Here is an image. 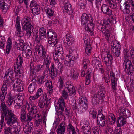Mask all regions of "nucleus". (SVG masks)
<instances>
[{"instance_id":"nucleus-1","label":"nucleus","mask_w":134,"mask_h":134,"mask_svg":"<svg viewBox=\"0 0 134 134\" xmlns=\"http://www.w3.org/2000/svg\"><path fill=\"white\" fill-rule=\"evenodd\" d=\"M1 114L0 125L3 126L4 121V117L6 123L8 125L11 126L14 123L18 124L17 119L11 110L9 109L4 103L2 102L0 106Z\"/></svg>"},{"instance_id":"nucleus-2","label":"nucleus","mask_w":134,"mask_h":134,"mask_svg":"<svg viewBox=\"0 0 134 134\" xmlns=\"http://www.w3.org/2000/svg\"><path fill=\"white\" fill-rule=\"evenodd\" d=\"M120 2V9L124 13H130L129 8L131 7L132 12H134V1L132 0H117Z\"/></svg>"},{"instance_id":"nucleus-3","label":"nucleus","mask_w":134,"mask_h":134,"mask_svg":"<svg viewBox=\"0 0 134 134\" xmlns=\"http://www.w3.org/2000/svg\"><path fill=\"white\" fill-rule=\"evenodd\" d=\"M123 67L126 73L129 75H132L134 71V68L132 63L129 59L124 60L123 63Z\"/></svg>"},{"instance_id":"nucleus-4","label":"nucleus","mask_w":134,"mask_h":134,"mask_svg":"<svg viewBox=\"0 0 134 134\" xmlns=\"http://www.w3.org/2000/svg\"><path fill=\"white\" fill-rule=\"evenodd\" d=\"M12 83L13 85V87L15 88V90L18 92L22 91L24 88V86L23 85V83L21 80L18 78H16L14 79L12 82Z\"/></svg>"},{"instance_id":"nucleus-5","label":"nucleus","mask_w":134,"mask_h":134,"mask_svg":"<svg viewBox=\"0 0 134 134\" xmlns=\"http://www.w3.org/2000/svg\"><path fill=\"white\" fill-rule=\"evenodd\" d=\"M50 99H48L46 94H44L40 97L38 105L40 108H44L45 106V108H47L50 103Z\"/></svg>"},{"instance_id":"nucleus-6","label":"nucleus","mask_w":134,"mask_h":134,"mask_svg":"<svg viewBox=\"0 0 134 134\" xmlns=\"http://www.w3.org/2000/svg\"><path fill=\"white\" fill-rule=\"evenodd\" d=\"M105 97L103 92L100 91L99 93L94 94L92 99V105H95L99 104L100 101L102 102L103 97Z\"/></svg>"},{"instance_id":"nucleus-7","label":"nucleus","mask_w":134,"mask_h":134,"mask_svg":"<svg viewBox=\"0 0 134 134\" xmlns=\"http://www.w3.org/2000/svg\"><path fill=\"white\" fill-rule=\"evenodd\" d=\"M30 9L32 11V13L34 15L39 14L40 10V7L36 2L34 0L31 1L30 5Z\"/></svg>"},{"instance_id":"nucleus-8","label":"nucleus","mask_w":134,"mask_h":134,"mask_svg":"<svg viewBox=\"0 0 134 134\" xmlns=\"http://www.w3.org/2000/svg\"><path fill=\"white\" fill-rule=\"evenodd\" d=\"M73 39L72 36L69 34L65 35L63 38L64 45V46L68 48L72 44V40Z\"/></svg>"},{"instance_id":"nucleus-9","label":"nucleus","mask_w":134,"mask_h":134,"mask_svg":"<svg viewBox=\"0 0 134 134\" xmlns=\"http://www.w3.org/2000/svg\"><path fill=\"white\" fill-rule=\"evenodd\" d=\"M79 103L80 106L85 110L87 109L88 105V103L86 97L83 95L80 97L78 99Z\"/></svg>"},{"instance_id":"nucleus-10","label":"nucleus","mask_w":134,"mask_h":134,"mask_svg":"<svg viewBox=\"0 0 134 134\" xmlns=\"http://www.w3.org/2000/svg\"><path fill=\"white\" fill-rule=\"evenodd\" d=\"M59 107L56 109V113H59L62 115L63 114L62 111H64L65 106V102L63 98L59 99L58 101Z\"/></svg>"},{"instance_id":"nucleus-11","label":"nucleus","mask_w":134,"mask_h":134,"mask_svg":"<svg viewBox=\"0 0 134 134\" xmlns=\"http://www.w3.org/2000/svg\"><path fill=\"white\" fill-rule=\"evenodd\" d=\"M120 115L125 119L130 117L131 116V113L128 109L124 107L120 108Z\"/></svg>"},{"instance_id":"nucleus-12","label":"nucleus","mask_w":134,"mask_h":134,"mask_svg":"<svg viewBox=\"0 0 134 134\" xmlns=\"http://www.w3.org/2000/svg\"><path fill=\"white\" fill-rule=\"evenodd\" d=\"M92 20L90 15H87L85 13L83 14L81 17V22L83 26H86L87 23Z\"/></svg>"},{"instance_id":"nucleus-13","label":"nucleus","mask_w":134,"mask_h":134,"mask_svg":"<svg viewBox=\"0 0 134 134\" xmlns=\"http://www.w3.org/2000/svg\"><path fill=\"white\" fill-rule=\"evenodd\" d=\"M31 19L30 18L27 16L23 18L21 20V24L23 26V29H26V27H29L30 24Z\"/></svg>"},{"instance_id":"nucleus-14","label":"nucleus","mask_w":134,"mask_h":134,"mask_svg":"<svg viewBox=\"0 0 134 134\" xmlns=\"http://www.w3.org/2000/svg\"><path fill=\"white\" fill-rule=\"evenodd\" d=\"M113 60L112 55L110 54H107L104 58V61L105 65L109 66L112 65Z\"/></svg>"},{"instance_id":"nucleus-15","label":"nucleus","mask_w":134,"mask_h":134,"mask_svg":"<svg viewBox=\"0 0 134 134\" xmlns=\"http://www.w3.org/2000/svg\"><path fill=\"white\" fill-rule=\"evenodd\" d=\"M101 10L104 14L109 16L112 14L111 10L110 9L109 6L107 4H103L101 7Z\"/></svg>"},{"instance_id":"nucleus-16","label":"nucleus","mask_w":134,"mask_h":134,"mask_svg":"<svg viewBox=\"0 0 134 134\" xmlns=\"http://www.w3.org/2000/svg\"><path fill=\"white\" fill-rule=\"evenodd\" d=\"M23 41L21 39H19L16 41L15 42V46H16L21 51H23L25 49L24 46L25 44L23 43Z\"/></svg>"},{"instance_id":"nucleus-17","label":"nucleus","mask_w":134,"mask_h":134,"mask_svg":"<svg viewBox=\"0 0 134 134\" xmlns=\"http://www.w3.org/2000/svg\"><path fill=\"white\" fill-rule=\"evenodd\" d=\"M64 9L65 12L70 15H71L73 13V10L72 9L71 5L69 3H66L65 4Z\"/></svg>"},{"instance_id":"nucleus-18","label":"nucleus","mask_w":134,"mask_h":134,"mask_svg":"<svg viewBox=\"0 0 134 134\" xmlns=\"http://www.w3.org/2000/svg\"><path fill=\"white\" fill-rule=\"evenodd\" d=\"M125 118L121 116L118 118L116 121L117 126H123L127 122Z\"/></svg>"},{"instance_id":"nucleus-19","label":"nucleus","mask_w":134,"mask_h":134,"mask_svg":"<svg viewBox=\"0 0 134 134\" xmlns=\"http://www.w3.org/2000/svg\"><path fill=\"white\" fill-rule=\"evenodd\" d=\"M87 75L86 76V79L85 80V84L86 85H88L90 82V79L91 76L90 75L92 74V71L90 69L88 70L87 73Z\"/></svg>"},{"instance_id":"nucleus-20","label":"nucleus","mask_w":134,"mask_h":134,"mask_svg":"<svg viewBox=\"0 0 134 134\" xmlns=\"http://www.w3.org/2000/svg\"><path fill=\"white\" fill-rule=\"evenodd\" d=\"M30 25L29 27H26V29H23L24 30L26 31V34L28 37H29L30 36L31 33H32L33 31V27L32 25Z\"/></svg>"},{"instance_id":"nucleus-21","label":"nucleus","mask_w":134,"mask_h":134,"mask_svg":"<svg viewBox=\"0 0 134 134\" xmlns=\"http://www.w3.org/2000/svg\"><path fill=\"white\" fill-rule=\"evenodd\" d=\"M57 42L58 40L56 35L55 36H53V38H52L51 39V40L48 41V43L52 47L54 46L57 43Z\"/></svg>"},{"instance_id":"nucleus-22","label":"nucleus","mask_w":134,"mask_h":134,"mask_svg":"<svg viewBox=\"0 0 134 134\" xmlns=\"http://www.w3.org/2000/svg\"><path fill=\"white\" fill-rule=\"evenodd\" d=\"M93 20H92L89 22V23L87 24V26L85 27V30L87 31H88V30L91 31V30H92L93 31L94 30L93 29L95 25L93 24Z\"/></svg>"},{"instance_id":"nucleus-23","label":"nucleus","mask_w":134,"mask_h":134,"mask_svg":"<svg viewBox=\"0 0 134 134\" xmlns=\"http://www.w3.org/2000/svg\"><path fill=\"white\" fill-rule=\"evenodd\" d=\"M57 67H55L54 64L51 63V66L49 69V72H51V75L55 77V72Z\"/></svg>"},{"instance_id":"nucleus-24","label":"nucleus","mask_w":134,"mask_h":134,"mask_svg":"<svg viewBox=\"0 0 134 134\" xmlns=\"http://www.w3.org/2000/svg\"><path fill=\"white\" fill-rule=\"evenodd\" d=\"M36 84L34 83H31L29 86L28 91L30 93H33L35 92L36 88Z\"/></svg>"},{"instance_id":"nucleus-25","label":"nucleus","mask_w":134,"mask_h":134,"mask_svg":"<svg viewBox=\"0 0 134 134\" xmlns=\"http://www.w3.org/2000/svg\"><path fill=\"white\" fill-rule=\"evenodd\" d=\"M37 51L39 55L40 54L41 52V51L42 52V55L44 56L43 57H44L45 55H46V54L45 48L42 45L38 46Z\"/></svg>"},{"instance_id":"nucleus-26","label":"nucleus","mask_w":134,"mask_h":134,"mask_svg":"<svg viewBox=\"0 0 134 134\" xmlns=\"http://www.w3.org/2000/svg\"><path fill=\"white\" fill-rule=\"evenodd\" d=\"M0 5L1 9L4 12H6L8 9V7L7 5H6V4L3 0L0 1Z\"/></svg>"},{"instance_id":"nucleus-27","label":"nucleus","mask_w":134,"mask_h":134,"mask_svg":"<svg viewBox=\"0 0 134 134\" xmlns=\"http://www.w3.org/2000/svg\"><path fill=\"white\" fill-rule=\"evenodd\" d=\"M90 126H82V129L85 134H91V131Z\"/></svg>"},{"instance_id":"nucleus-28","label":"nucleus","mask_w":134,"mask_h":134,"mask_svg":"<svg viewBox=\"0 0 134 134\" xmlns=\"http://www.w3.org/2000/svg\"><path fill=\"white\" fill-rule=\"evenodd\" d=\"M75 59V57L73 56H71L70 55L69 57V59L66 60V61L68 63L69 65L68 64L67 65L68 66H71V65H72L74 63V60Z\"/></svg>"},{"instance_id":"nucleus-29","label":"nucleus","mask_w":134,"mask_h":134,"mask_svg":"<svg viewBox=\"0 0 134 134\" xmlns=\"http://www.w3.org/2000/svg\"><path fill=\"white\" fill-rule=\"evenodd\" d=\"M39 65H37L35 66V67L34 68L32 71L30 73V76L32 77H33L34 75H36V73L39 71V69L38 68Z\"/></svg>"},{"instance_id":"nucleus-30","label":"nucleus","mask_w":134,"mask_h":134,"mask_svg":"<svg viewBox=\"0 0 134 134\" xmlns=\"http://www.w3.org/2000/svg\"><path fill=\"white\" fill-rule=\"evenodd\" d=\"M65 126H58L57 130V134H64Z\"/></svg>"},{"instance_id":"nucleus-31","label":"nucleus","mask_w":134,"mask_h":134,"mask_svg":"<svg viewBox=\"0 0 134 134\" xmlns=\"http://www.w3.org/2000/svg\"><path fill=\"white\" fill-rule=\"evenodd\" d=\"M34 36H35V41L38 43L40 42L41 40H43L44 39L43 37L40 35L38 32L36 33L35 35Z\"/></svg>"},{"instance_id":"nucleus-32","label":"nucleus","mask_w":134,"mask_h":134,"mask_svg":"<svg viewBox=\"0 0 134 134\" xmlns=\"http://www.w3.org/2000/svg\"><path fill=\"white\" fill-rule=\"evenodd\" d=\"M109 124L110 125H112L114 123L116 120L114 115L113 114H111V116H109Z\"/></svg>"},{"instance_id":"nucleus-33","label":"nucleus","mask_w":134,"mask_h":134,"mask_svg":"<svg viewBox=\"0 0 134 134\" xmlns=\"http://www.w3.org/2000/svg\"><path fill=\"white\" fill-rule=\"evenodd\" d=\"M9 40L8 41V44H7L6 47V53L7 55H8L9 53L10 50L12 47L11 40L10 39H9Z\"/></svg>"},{"instance_id":"nucleus-34","label":"nucleus","mask_w":134,"mask_h":134,"mask_svg":"<svg viewBox=\"0 0 134 134\" xmlns=\"http://www.w3.org/2000/svg\"><path fill=\"white\" fill-rule=\"evenodd\" d=\"M105 116H103L102 117H100V119H99L98 122L97 123L99 125V126H104L105 123Z\"/></svg>"},{"instance_id":"nucleus-35","label":"nucleus","mask_w":134,"mask_h":134,"mask_svg":"<svg viewBox=\"0 0 134 134\" xmlns=\"http://www.w3.org/2000/svg\"><path fill=\"white\" fill-rule=\"evenodd\" d=\"M23 130L25 133L28 134L31 133L32 129L31 126H25L23 128Z\"/></svg>"},{"instance_id":"nucleus-36","label":"nucleus","mask_w":134,"mask_h":134,"mask_svg":"<svg viewBox=\"0 0 134 134\" xmlns=\"http://www.w3.org/2000/svg\"><path fill=\"white\" fill-rule=\"evenodd\" d=\"M41 36L43 37V38H46V29L44 28H42L39 30V32L38 33Z\"/></svg>"},{"instance_id":"nucleus-37","label":"nucleus","mask_w":134,"mask_h":134,"mask_svg":"<svg viewBox=\"0 0 134 134\" xmlns=\"http://www.w3.org/2000/svg\"><path fill=\"white\" fill-rule=\"evenodd\" d=\"M63 53H55V54L53 55L54 59L55 60H58V59H60V58L63 55Z\"/></svg>"},{"instance_id":"nucleus-38","label":"nucleus","mask_w":134,"mask_h":134,"mask_svg":"<svg viewBox=\"0 0 134 134\" xmlns=\"http://www.w3.org/2000/svg\"><path fill=\"white\" fill-rule=\"evenodd\" d=\"M14 104L15 107L17 109L19 108L23 104L22 100L18 99V100L16 102L14 101Z\"/></svg>"},{"instance_id":"nucleus-39","label":"nucleus","mask_w":134,"mask_h":134,"mask_svg":"<svg viewBox=\"0 0 134 134\" xmlns=\"http://www.w3.org/2000/svg\"><path fill=\"white\" fill-rule=\"evenodd\" d=\"M56 53H64L63 47L62 45H57L55 48Z\"/></svg>"},{"instance_id":"nucleus-40","label":"nucleus","mask_w":134,"mask_h":134,"mask_svg":"<svg viewBox=\"0 0 134 134\" xmlns=\"http://www.w3.org/2000/svg\"><path fill=\"white\" fill-rule=\"evenodd\" d=\"M13 69H8L7 72H6L5 74V76H5H7L8 75H9V77L11 79L13 75Z\"/></svg>"},{"instance_id":"nucleus-41","label":"nucleus","mask_w":134,"mask_h":134,"mask_svg":"<svg viewBox=\"0 0 134 134\" xmlns=\"http://www.w3.org/2000/svg\"><path fill=\"white\" fill-rule=\"evenodd\" d=\"M91 48V44L87 45L86 46L85 52L88 55H90V51Z\"/></svg>"},{"instance_id":"nucleus-42","label":"nucleus","mask_w":134,"mask_h":134,"mask_svg":"<svg viewBox=\"0 0 134 134\" xmlns=\"http://www.w3.org/2000/svg\"><path fill=\"white\" fill-rule=\"evenodd\" d=\"M13 97H12L10 95H9L8 98L7 99L6 102L7 103H8L9 106L11 105L13 102Z\"/></svg>"},{"instance_id":"nucleus-43","label":"nucleus","mask_w":134,"mask_h":134,"mask_svg":"<svg viewBox=\"0 0 134 134\" xmlns=\"http://www.w3.org/2000/svg\"><path fill=\"white\" fill-rule=\"evenodd\" d=\"M19 66L18 64V66L17 68H15V67H14V70L15 74H16V75H18L19 74H22V71H21L20 69L19 68Z\"/></svg>"},{"instance_id":"nucleus-44","label":"nucleus","mask_w":134,"mask_h":134,"mask_svg":"<svg viewBox=\"0 0 134 134\" xmlns=\"http://www.w3.org/2000/svg\"><path fill=\"white\" fill-rule=\"evenodd\" d=\"M35 75L34 76H33V77H32V80H34L35 81L37 82V83L39 84H41L40 76L38 77L37 76H36V75Z\"/></svg>"},{"instance_id":"nucleus-45","label":"nucleus","mask_w":134,"mask_h":134,"mask_svg":"<svg viewBox=\"0 0 134 134\" xmlns=\"http://www.w3.org/2000/svg\"><path fill=\"white\" fill-rule=\"evenodd\" d=\"M62 113L63 114L61 115L59 113H56L57 114L58 116H59L60 117H59V118H60L61 117V116H64V115H66V117L67 118H69V113L68 111H64V112H63V111H62Z\"/></svg>"},{"instance_id":"nucleus-46","label":"nucleus","mask_w":134,"mask_h":134,"mask_svg":"<svg viewBox=\"0 0 134 134\" xmlns=\"http://www.w3.org/2000/svg\"><path fill=\"white\" fill-rule=\"evenodd\" d=\"M54 31L52 30H49L47 32V37L48 40H50V38H51V36L53 35H54Z\"/></svg>"},{"instance_id":"nucleus-47","label":"nucleus","mask_w":134,"mask_h":134,"mask_svg":"<svg viewBox=\"0 0 134 134\" xmlns=\"http://www.w3.org/2000/svg\"><path fill=\"white\" fill-rule=\"evenodd\" d=\"M106 28V26H105L104 24L103 25L101 24H99L98 26V29L99 30L101 31L102 32H103L105 30Z\"/></svg>"},{"instance_id":"nucleus-48","label":"nucleus","mask_w":134,"mask_h":134,"mask_svg":"<svg viewBox=\"0 0 134 134\" xmlns=\"http://www.w3.org/2000/svg\"><path fill=\"white\" fill-rule=\"evenodd\" d=\"M63 67L62 66H57L56 69L55 75L57 74H59L61 73L63 70Z\"/></svg>"},{"instance_id":"nucleus-49","label":"nucleus","mask_w":134,"mask_h":134,"mask_svg":"<svg viewBox=\"0 0 134 134\" xmlns=\"http://www.w3.org/2000/svg\"><path fill=\"white\" fill-rule=\"evenodd\" d=\"M46 12L49 16H52L53 15L54 12L51 9H48L46 10Z\"/></svg>"},{"instance_id":"nucleus-50","label":"nucleus","mask_w":134,"mask_h":134,"mask_svg":"<svg viewBox=\"0 0 134 134\" xmlns=\"http://www.w3.org/2000/svg\"><path fill=\"white\" fill-rule=\"evenodd\" d=\"M110 75L111 77V82L117 81L118 79L115 77V74L113 72L111 71L110 72Z\"/></svg>"},{"instance_id":"nucleus-51","label":"nucleus","mask_w":134,"mask_h":134,"mask_svg":"<svg viewBox=\"0 0 134 134\" xmlns=\"http://www.w3.org/2000/svg\"><path fill=\"white\" fill-rule=\"evenodd\" d=\"M104 33L106 37V39L108 40L109 39V37H110V31L108 29H107L106 31L104 32H103Z\"/></svg>"},{"instance_id":"nucleus-52","label":"nucleus","mask_w":134,"mask_h":134,"mask_svg":"<svg viewBox=\"0 0 134 134\" xmlns=\"http://www.w3.org/2000/svg\"><path fill=\"white\" fill-rule=\"evenodd\" d=\"M63 79L61 76L59 79V82L60 83L59 88L60 89L63 88Z\"/></svg>"},{"instance_id":"nucleus-53","label":"nucleus","mask_w":134,"mask_h":134,"mask_svg":"<svg viewBox=\"0 0 134 134\" xmlns=\"http://www.w3.org/2000/svg\"><path fill=\"white\" fill-rule=\"evenodd\" d=\"M43 91L41 88H39L36 92L35 96L36 98H38L41 94Z\"/></svg>"},{"instance_id":"nucleus-54","label":"nucleus","mask_w":134,"mask_h":134,"mask_svg":"<svg viewBox=\"0 0 134 134\" xmlns=\"http://www.w3.org/2000/svg\"><path fill=\"white\" fill-rule=\"evenodd\" d=\"M30 111L29 112L32 113L36 114L37 112V108L36 106H33L31 109H30Z\"/></svg>"},{"instance_id":"nucleus-55","label":"nucleus","mask_w":134,"mask_h":134,"mask_svg":"<svg viewBox=\"0 0 134 134\" xmlns=\"http://www.w3.org/2000/svg\"><path fill=\"white\" fill-rule=\"evenodd\" d=\"M68 83V82H66V85H65V86L67 88L69 92V91H70L71 89L73 88L74 86L71 84H67Z\"/></svg>"},{"instance_id":"nucleus-56","label":"nucleus","mask_w":134,"mask_h":134,"mask_svg":"<svg viewBox=\"0 0 134 134\" xmlns=\"http://www.w3.org/2000/svg\"><path fill=\"white\" fill-rule=\"evenodd\" d=\"M12 129L10 127H8L7 128H5L4 132L5 134H12L11 131Z\"/></svg>"},{"instance_id":"nucleus-57","label":"nucleus","mask_w":134,"mask_h":134,"mask_svg":"<svg viewBox=\"0 0 134 134\" xmlns=\"http://www.w3.org/2000/svg\"><path fill=\"white\" fill-rule=\"evenodd\" d=\"M106 134H109L111 133H113V129L109 127V126H107L105 130Z\"/></svg>"},{"instance_id":"nucleus-58","label":"nucleus","mask_w":134,"mask_h":134,"mask_svg":"<svg viewBox=\"0 0 134 134\" xmlns=\"http://www.w3.org/2000/svg\"><path fill=\"white\" fill-rule=\"evenodd\" d=\"M95 4L96 8L98 9L101 5V2L102 0H95Z\"/></svg>"},{"instance_id":"nucleus-59","label":"nucleus","mask_w":134,"mask_h":134,"mask_svg":"<svg viewBox=\"0 0 134 134\" xmlns=\"http://www.w3.org/2000/svg\"><path fill=\"white\" fill-rule=\"evenodd\" d=\"M101 63V62L98 60L94 58L92 61V64H93L94 65V66H96L98 65V64Z\"/></svg>"},{"instance_id":"nucleus-60","label":"nucleus","mask_w":134,"mask_h":134,"mask_svg":"<svg viewBox=\"0 0 134 134\" xmlns=\"http://www.w3.org/2000/svg\"><path fill=\"white\" fill-rule=\"evenodd\" d=\"M86 4L85 2L84 1H81L80 2L79 5L81 9H83L85 8V6Z\"/></svg>"},{"instance_id":"nucleus-61","label":"nucleus","mask_w":134,"mask_h":134,"mask_svg":"<svg viewBox=\"0 0 134 134\" xmlns=\"http://www.w3.org/2000/svg\"><path fill=\"white\" fill-rule=\"evenodd\" d=\"M88 60L87 59H84L83 62V67L85 69H86L87 67L88 63Z\"/></svg>"},{"instance_id":"nucleus-62","label":"nucleus","mask_w":134,"mask_h":134,"mask_svg":"<svg viewBox=\"0 0 134 134\" xmlns=\"http://www.w3.org/2000/svg\"><path fill=\"white\" fill-rule=\"evenodd\" d=\"M115 1L114 2L113 1V2H111L109 4V5L113 9H115L117 7L116 2Z\"/></svg>"},{"instance_id":"nucleus-63","label":"nucleus","mask_w":134,"mask_h":134,"mask_svg":"<svg viewBox=\"0 0 134 134\" xmlns=\"http://www.w3.org/2000/svg\"><path fill=\"white\" fill-rule=\"evenodd\" d=\"M90 115L92 116V118L93 119H94L96 117L97 112L94 110H92V111L91 110L90 111Z\"/></svg>"},{"instance_id":"nucleus-64","label":"nucleus","mask_w":134,"mask_h":134,"mask_svg":"<svg viewBox=\"0 0 134 134\" xmlns=\"http://www.w3.org/2000/svg\"><path fill=\"white\" fill-rule=\"evenodd\" d=\"M20 130V129L19 127H18L17 126L15 127L13 131V134H19V132Z\"/></svg>"}]
</instances>
